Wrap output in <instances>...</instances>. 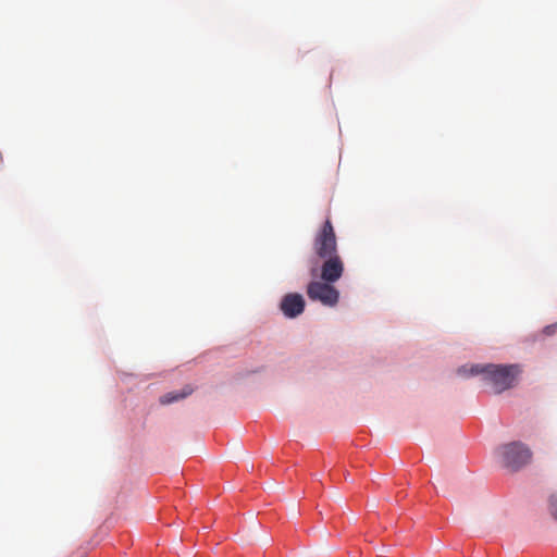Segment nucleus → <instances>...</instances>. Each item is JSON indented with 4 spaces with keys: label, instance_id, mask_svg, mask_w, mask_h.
I'll return each instance as SVG.
<instances>
[{
    "label": "nucleus",
    "instance_id": "f257e3e1",
    "mask_svg": "<svg viewBox=\"0 0 557 557\" xmlns=\"http://www.w3.org/2000/svg\"><path fill=\"white\" fill-rule=\"evenodd\" d=\"M458 373L462 375L482 374L484 383L491 386L495 394H500L513 387L520 369L516 364H475L469 370L462 367L458 370Z\"/></svg>",
    "mask_w": 557,
    "mask_h": 557
},
{
    "label": "nucleus",
    "instance_id": "f03ea898",
    "mask_svg": "<svg viewBox=\"0 0 557 557\" xmlns=\"http://www.w3.org/2000/svg\"><path fill=\"white\" fill-rule=\"evenodd\" d=\"M498 456L504 467L518 471L529 465L532 459V451L528 445L522 442H511L502 445L497 449Z\"/></svg>",
    "mask_w": 557,
    "mask_h": 557
},
{
    "label": "nucleus",
    "instance_id": "7ed1b4c3",
    "mask_svg": "<svg viewBox=\"0 0 557 557\" xmlns=\"http://www.w3.org/2000/svg\"><path fill=\"white\" fill-rule=\"evenodd\" d=\"M312 248L318 258L339 255L335 230L330 219H326L323 225L315 233Z\"/></svg>",
    "mask_w": 557,
    "mask_h": 557
},
{
    "label": "nucleus",
    "instance_id": "20e7f679",
    "mask_svg": "<svg viewBox=\"0 0 557 557\" xmlns=\"http://www.w3.org/2000/svg\"><path fill=\"white\" fill-rule=\"evenodd\" d=\"M334 282L311 281L307 286V295L310 300L319 301L323 306L334 307L339 300V292L333 286Z\"/></svg>",
    "mask_w": 557,
    "mask_h": 557
},
{
    "label": "nucleus",
    "instance_id": "39448f33",
    "mask_svg": "<svg viewBox=\"0 0 557 557\" xmlns=\"http://www.w3.org/2000/svg\"><path fill=\"white\" fill-rule=\"evenodd\" d=\"M319 259L322 261L319 273L322 281L335 283L343 276L345 264L339 255Z\"/></svg>",
    "mask_w": 557,
    "mask_h": 557
},
{
    "label": "nucleus",
    "instance_id": "423d86ee",
    "mask_svg": "<svg viewBox=\"0 0 557 557\" xmlns=\"http://www.w3.org/2000/svg\"><path fill=\"white\" fill-rule=\"evenodd\" d=\"M280 308L285 317L296 318L305 310V299L298 293H290L283 297Z\"/></svg>",
    "mask_w": 557,
    "mask_h": 557
},
{
    "label": "nucleus",
    "instance_id": "0eeeda50",
    "mask_svg": "<svg viewBox=\"0 0 557 557\" xmlns=\"http://www.w3.org/2000/svg\"><path fill=\"white\" fill-rule=\"evenodd\" d=\"M194 388L190 385H186L180 392H169L160 397L161 405H170L172 403L182 400L191 395Z\"/></svg>",
    "mask_w": 557,
    "mask_h": 557
},
{
    "label": "nucleus",
    "instance_id": "6e6552de",
    "mask_svg": "<svg viewBox=\"0 0 557 557\" xmlns=\"http://www.w3.org/2000/svg\"><path fill=\"white\" fill-rule=\"evenodd\" d=\"M549 511L552 516L557 520V496L552 495L549 498Z\"/></svg>",
    "mask_w": 557,
    "mask_h": 557
},
{
    "label": "nucleus",
    "instance_id": "1a4fd4ad",
    "mask_svg": "<svg viewBox=\"0 0 557 557\" xmlns=\"http://www.w3.org/2000/svg\"><path fill=\"white\" fill-rule=\"evenodd\" d=\"M557 331V323L544 327L543 333L547 336L553 335Z\"/></svg>",
    "mask_w": 557,
    "mask_h": 557
},
{
    "label": "nucleus",
    "instance_id": "9d476101",
    "mask_svg": "<svg viewBox=\"0 0 557 557\" xmlns=\"http://www.w3.org/2000/svg\"><path fill=\"white\" fill-rule=\"evenodd\" d=\"M310 273L312 276H318V268L317 267L311 268Z\"/></svg>",
    "mask_w": 557,
    "mask_h": 557
}]
</instances>
